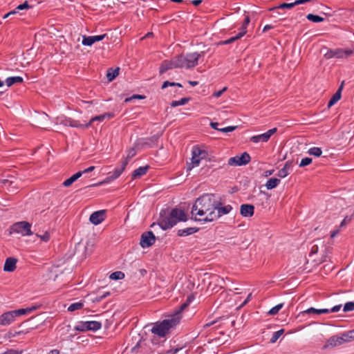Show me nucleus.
Wrapping results in <instances>:
<instances>
[{"instance_id":"obj_27","label":"nucleus","mask_w":354,"mask_h":354,"mask_svg":"<svg viewBox=\"0 0 354 354\" xmlns=\"http://www.w3.org/2000/svg\"><path fill=\"white\" fill-rule=\"evenodd\" d=\"M343 344L340 336L335 335L331 337L327 342L328 346H336Z\"/></svg>"},{"instance_id":"obj_22","label":"nucleus","mask_w":354,"mask_h":354,"mask_svg":"<svg viewBox=\"0 0 354 354\" xmlns=\"http://www.w3.org/2000/svg\"><path fill=\"white\" fill-rule=\"evenodd\" d=\"M65 126H68L71 127L80 128V129H86L84 127V124L80 123V121L73 120L72 118H66L63 122Z\"/></svg>"},{"instance_id":"obj_6","label":"nucleus","mask_w":354,"mask_h":354,"mask_svg":"<svg viewBox=\"0 0 354 354\" xmlns=\"http://www.w3.org/2000/svg\"><path fill=\"white\" fill-rule=\"evenodd\" d=\"M102 327V324L96 321L79 322L74 327V330L80 332L97 331Z\"/></svg>"},{"instance_id":"obj_8","label":"nucleus","mask_w":354,"mask_h":354,"mask_svg":"<svg viewBox=\"0 0 354 354\" xmlns=\"http://www.w3.org/2000/svg\"><path fill=\"white\" fill-rule=\"evenodd\" d=\"M31 225L26 221L17 222L13 224L10 227V233L21 234L23 236L31 235Z\"/></svg>"},{"instance_id":"obj_9","label":"nucleus","mask_w":354,"mask_h":354,"mask_svg":"<svg viewBox=\"0 0 354 354\" xmlns=\"http://www.w3.org/2000/svg\"><path fill=\"white\" fill-rule=\"evenodd\" d=\"M251 158L248 153L243 152L240 156H236L229 158L227 163L230 166L245 165L250 162Z\"/></svg>"},{"instance_id":"obj_53","label":"nucleus","mask_w":354,"mask_h":354,"mask_svg":"<svg viewBox=\"0 0 354 354\" xmlns=\"http://www.w3.org/2000/svg\"><path fill=\"white\" fill-rule=\"evenodd\" d=\"M329 250L328 248H326V254L322 256V259L320 260L319 263H323L327 261L328 258V254L329 253Z\"/></svg>"},{"instance_id":"obj_35","label":"nucleus","mask_w":354,"mask_h":354,"mask_svg":"<svg viewBox=\"0 0 354 354\" xmlns=\"http://www.w3.org/2000/svg\"><path fill=\"white\" fill-rule=\"evenodd\" d=\"M190 100V97H183L180 100L172 101L171 103V106L172 107H176L180 105H184L187 104Z\"/></svg>"},{"instance_id":"obj_16","label":"nucleus","mask_w":354,"mask_h":354,"mask_svg":"<svg viewBox=\"0 0 354 354\" xmlns=\"http://www.w3.org/2000/svg\"><path fill=\"white\" fill-rule=\"evenodd\" d=\"M107 37L106 34H103L101 35H95V36H83V39L82 44L84 46H92L95 42L102 41L105 37Z\"/></svg>"},{"instance_id":"obj_42","label":"nucleus","mask_w":354,"mask_h":354,"mask_svg":"<svg viewBox=\"0 0 354 354\" xmlns=\"http://www.w3.org/2000/svg\"><path fill=\"white\" fill-rule=\"evenodd\" d=\"M340 337L342 338V340L343 343L348 342H351L352 340V339L351 337V335H349V331H347L346 333H342L340 335Z\"/></svg>"},{"instance_id":"obj_58","label":"nucleus","mask_w":354,"mask_h":354,"mask_svg":"<svg viewBox=\"0 0 354 354\" xmlns=\"http://www.w3.org/2000/svg\"><path fill=\"white\" fill-rule=\"evenodd\" d=\"M351 221L347 216L344 218V220L340 223V227H342L346 225Z\"/></svg>"},{"instance_id":"obj_32","label":"nucleus","mask_w":354,"mask_h":354,"mask_svg":"<svg viewBox=\"0 0 354 354\" xmlns=\"http://www.w3.org/2000/svg\"><path fill=\"white\" fill-rule=\"evenodd\" d=\"M195 301V296L194 294H190L187 296L186 301L181 304L178 310H185L188 308L191 303Z\"/></svg>"},{"instance_id":"obj_26","label":"nucleus","mask_w":354,"mask_h":354,"mask_svg":"<svg viewBox=\"0 0 354 354\" xmlns=\"http://www.w3.org/2000/svg\"><path fill=\"white\" fill-rule=\"evenodd\" d=\"M292 163L290 162H286L282 169H281L278 172V176L280 178L286 177L289 172L288 170L291 168Z\"/></svg>"},{"instance_id":"obj_31","label":"nucleus","mask_w":354,"mask_h":354,"mask_svg":"<svg viewBox=\"0 0 354 354\" xmlns=\"http://www.w3.org/2000/svg\"><path fill=\"white\" fill-rule=\"evenodd\" d=\"M244 35V32H239L236 36L232 37L230 39L221 41L219 42L221 45H227L233 43L234 41L241 39Z\"/></svg>"},{"instance_id":"obj_44","label":"nucleus","mask_w":354,"mask_h":354,"mask_svg":"<svg viewBox=\"0 0 354 354\" xmlns=\"http://www.w3.org/2000/svg\"><path fill=\"white\" fill-rule=\"evenodd\" d=\"M236 129V126H230L224 128H220L219 131L223 132V133H229L232 132L234 130Z\"/></svg>"},{"instance_id":"obj_7","label":"nucleus","mask_w":354,"mask_h":354,"mask_svg":"<svg viewBox=\"0 0 354 354\" xmlns=\"http://www.w3.org/2000/svg\"><path fill=\"white\" fill-rule=\"evenodd\" d=\"M28 311H6L0 316V325L7 326L12 323L16 317L26 315Z\"/></svg>"},{"instance_id":"obj_5","label":"nucleus","mask_w":354,"mask_h":354,"mask_svg":"<svg viewBox=\"0 0 354 354\" xmlns=\"http://www.w3.org/2000/svg\"><path fill=\"white\" fill-rule=\"evenodd\" d=\"M205 54V52L191 53L186 55H177V59L180 68H185L187 69L194 68L198 64V59Z\"/></svg>"},{"instance_id":"obj_18","label":"nucleus","mask_w":354,"mask_h":354,"mask_svg":"<svg viewBox=\"0 0 354 354\" xmlns=\"http://www.w3.org/2000/svg\"><path fill=\"white\" fill-rule=\"evenodd\" d=\"M113 116L114 114L111 113H105L100 115H96L95 117H93L88 123L84 124V127L86 129H88L91 126L92 123L95 121L102 122L104 119L112 118H113Z\"/></svg>"},{"instance_id":"obj_29","label":"nucleus","mask_w":354,"mask_h":354,"mask_svg":"<svg viewBox=\"0 0 354 354\" xmlns=\"http://www.w3.org/2000/svg\"><path fill=\"white\" fill-rule=\"evenodd\" d=\"M81 176L82 173L78 171L76 174H73L72 176H71L69 178L64 180L63 183V185L64 187H69Z\"/></svg>"},{"instance_id":"obj_43","label":"nucleus","mask_w":354,"mask_h":354,"mask_svg":"<svg viewBox=\"0 0 354 354\" xmlns=\"http://www.w3.org/2000/svg\"><path fill=\"white\" fill-rule=\"evenodd\" d=\"M312 161H313V160L310 158H308V157L304 158L301 159V160L299 163V167L307 166V165H310L312 162Z\"/></svg>"},{"instance_id":"obj_51","label":"nucleus","mask_w":354,"mask_h":354,"mask_svg":"<svg viewBox=\"0 0 354 354\" xmlns=\"http://www.w3.org/2000/svg\"><path fill=\"white\" fill-rule=\"evenodd\" d=\"M29 8V5H28V2L25 1L24 3L19 5L16 8V9L19 10H24L25 8Z\"/></svg>"},{"instance_id":"obj_3","label":"nucleus","mask_w":354,"mask_h":354,"mask_svg":"<svg viewBox=\"0 0 354 354\" xmlns=\"http://www.w3.org/2000/svg\"><path fill=\"white\" fill-rule=\"evenodd\" d=\"M251 298L252 293H250L243 301H241L239 293L230 294L227 291H223L219 294L214 304L217 308L228 309L234 308L235 310H240L250 301Z\"/></svg>"},{"instance_id":"obj_24","label":"nucleus","mask_w":354,"mask_h":354,"mask_svg":"<svg viewBox=\"0 0 354 354\" xmlns=\"http://www.w3.org/2000/svg\"><path fill=\"white\" fill-rule=\"evenodd\" d=\"M232 209V207L230 205H227L223 207H221V205H218L216 208V215H218V218L225 214H229Z\"/></svg>"},{"instance_id":"obj_39","label":"nucleus","mask_w":354,"mask_h":354,"mask_svg":"<svg viewBox=\"0 0 354 354\" xmlns=\"http://www.w3.org/2000/svg\"><path fill=\"white\" fill-rule=\"evenodd\" d=\"M284 330L283 329H281L279 330H277L274 332L270 339L271 343H274L277 342V340L280 337V336L283 333Z\"/></svg>"},{"instance_id":"obj_1","label":"nucleus","mask_w":354,"mask_h":354,"mask_svg":"<svg viewBox=\"0 0 354 354\" xmlns=\"http://www.w3.org/2000/svg\"><path fill=\"white\" fill-rule=\"evenodd\" d=\"M221 203L215 198L214 194H205L198 198L192 209L195 221L212 222L218 218L216 209Z\"/></svg>"},{"instance_id":"obj_21","label":"nucleus","mask_w":354,"mask_h":354,"mask_svg":"<svg viewBox=\"0 0 354 354\" xmlns=\"http://www.w3.org/2000/svg\"><path fill=\"white\" fill-rule=\"evenodd\" d=\"M353 53V50L350 49L343 50L342 48H337L335 49V53L333 55H335V57L336 58H346L351 56Z\"/></svg>"},{"instance_id":"obj_41","label":"nucleus","mask_w":354,"mask_h":354,"mask_svg":"<svg viewBox=\"0 0 354 354\" xmlns=\"http://www.w3.org/2000/svg\"><path fill=\"white\" fill-rule=\"evenodd\" d=\"M295 6H296L295 4V2H293V3H281L279 6L274 8L273 9H277V8H279V9H284V8L290 9V8H293Z\"/></svg>"},{"instance_id":"obj_19","label":"nucleus","mask_w":354,"mask_h":354,"mask_svg":"<svg viewBox=\"0 0 354 354\" xmlns=\"http://www.w3.org/2000/svg\"><path fill=\"white\" fill-rule=\"evenodd\" d=\"M344 82H342L341 85L338 88L337 91L333 94L332 97L330 99L328 103V107L330 108L333 106L342 97V91L343 89Z\"/></svg>"},{"instance_id":"obj_52","label":"nucleus","mask_w":354,"mask_h":354,"mask_svg":"<svg viewBox=\"0 0 354 354\" xmlns=\"http://www.w3.org/2000/svg\"><path fill=\"white\" fill-rule=\"evenodd\" d=\"M182 348H171L166 351L165 354H176Z\"/></svg>"},{"instance_id":"obj_10","label":"nucleus","mask_w":354,"mask_h":354,"mask_svg":"<svg viewBox=\"0 0 354 354\" xmlns=\"http://www.w3.org/2000/svg\"><path fill=\"white\" fill-rule=\"evenodd\" d=\"M207 153L205 151L201 149L198 147H194L192 149V166L188 167V169H192L194 167L199 165L201 159H203Z\"/></svg>"},{"instance_id":"obj_45","label":"nucleus","mask_w":354,"mask_h":354,"mask_svg":"<svg viewBox=\"0 0 354 354\" xmlns=\"http://www.w3.org/2000/svg\"><path fill=\"white\" fill-rule=\"evenodd\" d=\"M343 310H354V301H353L346 302L344 304Z\"/></svg>"},{"instance_id":"obj_20","label":"nucleus","mask_w":354,"mask_h":354,"mask_svg":"<svg viewBox=\"0 0 354 354\" xmlns=\"http://www.w3.org/2000/svg\"><path fill=\"white\" fill-rule=\"evenodd\" d=\"M17 260L15 258L13 257H9L6 259L4 266H3V270L6 272H12L16 269V264H17Z\"/></svg>"},{"instance_id":"obj_63","label":"nucleus","mask_w":354,"mask_h":354,"mask_svg":"<svg viewBox=\"0 0 354 354\" xmlns=\"http://www.w3.org/2000/svg\"><path fill=\"white\" fill-rule=\"evenodd\" d=\"M342 306V304L335 305V306H333L330 310H339L341 309Z\"/></svg>"},{"instance_id":"obj_34","label":"nucleus","mask_w":354,"mask_h":354,"mask_svg":"<svg viewBox=\"0 0 354 354\" xmlns=\"http://www.w3.org/2000/svg\"><path fill=\"white\" fill-rule=\"evenodd\" d=\"M306 18L308 20L313 21L314 23H319L324 21V18L313 14L307 15Z\"/></svg>"},{"instance_id":"obj_56","label":"nucleus","mask_w":354,"mask_h":354,"mask_svg":"<svg viewBox=\"0 0 354 354\" xmlns=\"http://www.w3.org/2000/svg\"><path fill=\"white\" fill-rule=\"evenodd\" d=\"M329 311H302L303 313H308V314L313 313V314H317V315H320L322 313H327Z\"/></svg>"},{"instance_id":"obj_14","label":"nucleus","mask_w":354,"mask_h":354,"mask_svg":"<svg viewBox=\"0 0 354 354\" xmlns=\"http://www.w3.org/2000/svg\"><path fill=\"white\" fill-rule=\"evenodd\" d=\"M106 212L105 209H102L99 211L94 212L90 216L89 221L93 225H99L106 218Z\"/></svg>"},{"instance_id":"obj_50","label":"nucleus","mask_w":354,"mask_h":354,"mask_svg":"<svg viewBox=\"0 0 354 354\" xmlns=\"http://www.w3.org/2000/svg\"><path fill=\"white\" fill-rule=\"evenodd\" d=\"M319 248L317 245H313L311 248L309 255L312 256L313 254H317L318 252Z\"/></svg>"},{"instance_id":"obj_15","label":"nucleus","mask_w":354,"mask_h":354,"mask_svg":"<svg viewBox=\"0 0 354 354\" xmlns=\"http://www.w3.org/2000/svg\"><path fill=\"white\" fill-rule=\"evenodd\" d=\"M127 165V160H124L122 162V165L120 167L115 168L112 173H109V176L106 177L105 182H110L118 178L122 174V171L124 170Z\"/></svg>"},{"instance_id":"obj_30","label":"nucleus","mask_w":354,"mask_h":354,"mask_svg":"<svg viewBox=\"0 0 354 354\" xmlns=\"http://www.w3.org/2000/svg\"><path fill=\"white\" fill-rule=\"evenodd\" d=\"M6 85L10 87L12 86L13 84L16 83H21L23 82V78L19 76H15V77H9L6 78Z\"/></svg>"},{"instance_id":"obj_60","label":"nucleus","mask_w":354,"mask_h":354,"mask_svg":"<svg viewBox=\"0 0 354 354\" xmlns=\"http://www.w3.org/2000/svg\"><path fill=\"white\" fill-rule=\"evenodd\" d=\"M283 307V304H277L273 307H272L270 310H281Z\"/></svg>"},{"instance_id":"obj_47","label":"nucleus","mask_w":354,"mask_h":354,"mask_svg":"<svg viewBox=\"0 0 354 354\" xmlns=\"http://www.w3.org/2000/svg\"><path fill=\"white\" fill-rule=\"evenodd\" d=\"M227 90V87H224L223 89L216 91L213 93V97H219L222 95V94Z\"/></svg>"},{"instance_id":"obj_36","label":"nucleus","mask_w":354,"mask_h":354,"mask_svg":"<svg viewBox=\"0 0 354 354\" xmlns=\"http://www.w3.org/2000/svg\"><path fill=\"white\" fill-rule=\"evenodd\" d=\"M124 272L121 271H116L110 274L109 278L113 280H119L124 278Z\"/></svg>"},{"instance_id":"obj_33","label":"nucleus","mask_w":354,"mask_h":354,"mask_svg":"<svg viewBox=\"0 0 354 354\" xmlns=\"http://www.w3.org/2000/svg\"><path fill=\"white\" fill-rule=\"evenodd\" d=\"M280 183V180L276 178H270L266 184V187L268 189H272L275 188Z\"/></svg>"},{"instance_id":"obj_28","label":"nucleus","mask_w":354,"mask_h":354,"mask_svg":"<svg viewBox=\"0 0 354 354\" xmlns=\"http://www.w3.org/2000/svg\"><path fill=\"white\" fill-rule=\"evenodd\" d=\"M120 68H110L107 71L106 77L109 82L113 81L119 75Z\"/></svg>"},{"instance_id":"obj_49","label":"nucleus","mask_w":354,"mask_h":354,"mask_svg":"<svg viewBox=\"0 0 354 354\" xmlns=\"http://www.w3.org/2000/svg\"><path fill=\"white\" fill-rule=\"evenodd\" d=\"M40 239L45 242H47L50 239V234L47 232H46L43 235L39 236Z\"/></svg>"},{"instance_id":"obj_64","label":"nucleus","mask_w":354,"mask_h":354,"mask_svg":"<svg viewBox=\"0 0 354 354\" xmlns=\"http://www.w3.org/2000/svg\"><path fill=\"white\" fill-rule=\"evenodd\" d=\"M339 230H333V232H331L330 237L334 238L337 234H339Z\"/></svg>"},{"instance_id":"obj_54","label":"nucleus","mask_w":354,"mask_h":354,"mask_svg":"<svg viewBox=\"0 0 354 354\" xmlns=\"http://www.w3.org/2000/svg\"><path fill=\"white\" fill-rule=\"evenodd\" d=\"M94 169H95V167L94 166H91V167H88L87 169L83 170V171H80V172L82 173V175L83 174H86V173H88V172L93 171Z\"/></svg>"},{"instance_id":"obj_62","label":"nucleus","mask_w":354,"mask_h":354,"mask_svg":"<svg viewBox=\"0 0 354 354\" xmlns=\"http://www.w3.org/2000/svg\"><path fill=\"white\" fill-rule=\"evenodd\" d=\"M273 28V26L272 25H266L264 27H263V32H266L270 29Z\"/></svg>"},{"instance_id":"obj_46","label":"nucleus","mask_w":354,"mask_h":354,"mask_svg":"<svg viewBox=\"0 0 354 354\" xmlns=\"http://www.w3.org/2000/svg\"><path fill=\"white\" fill-rule=\"evenodd\" d=\"M136 150L133 148H131L128 151L127 158L124 160H127V162H128L129 160H130L131 158H132L133 156H136Z\"/></svg>"},{"instance_id":"obj_55","label":"nucleus","mask_w":354,"mask_h":354,"mask_svg":"<svg viewBox=\"0 0 354 354\" xmlns=\"http://www.w3.org/2000/svg\"><path fill=\"white\" fill-rule=\"evenodd\" d=\"M334 53H335V50H330L327 52V53L325 55V56L328 59L335 57V55H333Z\"/></svg>"},{"instance_id":"obj_12","label":"nucleus","mask_w":354,"mask_h":354,"mask_svg":"<svg viewBox=\"0 0 354 354\" xmlns=\"http://www.w3.org/2000/svg\"><path fill=\"white\" fill-rule=\"evenodd\" d=\"M180 66L176 56L173 57L171 60H165L160 66V74H163L170 69L180 68Z\"/></svg>"},{"instance_id":"obj_40","label":"nucleus","mask_w":354,"mask_h":354,"mask_svg":"<svg viewBox=\"0 0 354 354\" xmlns=\"http://www.w3.org/2000/svg\"><path fill=\"white\" fill-rule=\"evenodd\" d=\"M250 21V19L249 16H246L245 18L244 19V21L243 22L241 28H240L239 32H244V35H245L247 32L246 29H247V27H248Z\"/></svg>"},{"instance_id":"obj_4","label":"nucleus","mask_w":354,"mask_h":354,"mask_svg":"<svg viewBox=\"0 0 354 354\" xmlns=\"http://www.w3.org/2000/svg\"><path fill=\"white\" fill-rule=\"evenodd\" d=\"M187 220V215L184 210L174 208L168 215H165V212L162 210L158 224L162 230H166L174 227L177 223Z\"/></svg>"},{"instance_id":"obj_61","label":"nucleus","mask_w":354,"mask_h":354,"mask_svg":"<svg viewBox=\"0 0 354 354\" xmlns=\"http://www.w3.org/2000/svg\"><path fill=\"white\" fill-rule=\"evenodd\" d=\"M109 295H110V292H106V293L103 294L102 295L99 296L98 297H97L96 299L97 301H100V300L102 299L103 298H105L106 296H108Z\"/></svg>"},{"instance_id":"obj_37","label":"nucleus","mask_w":354,"mask_h":354,"mask_svg":"<svg viewBox=\"0 0 354 354\" xmlns=\"http://www.w3.org/2000/svg\"><path fill=\"white\" fill-rule=\"evenodd\" d=\"M308 153L310 155H313L316 157H319L322 153V151L321 148L315 147L310 148L308 150Z\"/></svg>"},{"instance_id":"obj_57","label":"nucleus","mask_w":354,"mask_h":354,"mask_svg":"<svg viewBox=\"0 0 354 354\" xmlns=\"http://www.w3.org/2000/svg\"><path fill=\"white\" fill-rule=\"evenodd\" d=\"M218 125L219 124L218 122H212L210 123V127L215 129V130H217V131H219L220 128H218Z\"/></svg>"},{"instance_id":"obj_25","label":"nucleus","mask_w":354,"mask_h":354,"mask_svg":"<svg viewBox=\"0 0 354 354\" xmlns=\"http://www.w3.org/2000/svg\"><path fill=\"white\" fill-rule=\"evenodd\" d=\"M148 169V166L138 167L133 172L132 178L135 179L141 177L147 172Z\"/></svg>"},{"instance_id":"obj_2","label":"nucleus","mask_w":354,"mask_h":354,"mask_svg":"<svg viewBox=\"0 0 354 354\" xmlns=\"http://www.w3.org/2000/svg\"><path fill=\"white\" fill-rule=\"evenodd\" d=\"M183 311H174L172 314L166 316V318L160 322L153 324L151 332L159 337H165L169 334L170 330L179 324Z\"/></svg>"},{"instance_id":"obj_59","label":"nucleus","mask_w":354,"mask_h":354,"mask_svg":"<svg viewBox=\"0 0 354 354\" xmlns=\"http://www.w3.org/2000/svg\"><path fill=\"white\" fill-rule=\"evenodd\" d=\"M312 1L313 0H297L295 1V4L297 6V5L303 4V3H305L307 2H310Z\"/></svg>"},{"instance_id":"obj_23","label":"nucleus","mask_w":354,"mask_h":354,"mask_svg":"<svg viewBox=\"0 0 354 354\" xmlns=\"http://www.w3.org/2000/svg\"><path fill=\"white\" fill-rule=\"evenodd\" d=\"M198 231L197 227H187L185 229L178 230L177 235L179 236H186L188 235L193 234Z\"/></svg>"},{"instance_id":"obj_13","label":"nucleus","mask_w":354,"mask_h":354,"mask_svg":"<svg viewBox=\"0 0 354 354\" xmlns=\"http://www.w3.org/2000/svg\"><path fill=\"white\" fill-rule=\"evenodd\" d=\"M277 128H273V129H269L267 132H266L264 133H262L260 135H257V136H253L250 138V141L254 143H257L259 142H266L269 140V139L270 138L272 135H273L274 133L277 132Z\"/></svg>"},{"instance_id":"obj_48","label":"nucleus","mask_w":354,"mask_h":354,"mask_svg":"<svg viewBox=\"0 0 354 354\" xmlns=\"http://www.w3.org/2000/svg\"><path fill=\"white\" fill-rule=\"evenodd\" d=\"M144 98H145V96L136 94V95H133L132 97H127V98H126L125 102H129V101H131L132 99H144Z\"/></svg>"},{"instance_id":"obj_11","label":"nucleus","mask_w":354,"mask_h":354,"mask_svg":"<svg viewBox=\"0 0 354 354\" xmlns=\"http://www.w3.org/2000/svg\"><path fill=\"white\" fill-rule=\"evenodd\" d=\"M156 237L151 231L145 232L142 234L140 245L142 248H146L153 245Z\"/></svg>"},{"instance_id":"obj_38","label":"nucleus","mask_w":354,"mask_h":354,"mask_svg":"<svg viewBox=\"0 0 354 354\" xmlns=\"http://www.w3.org/2000/svg\"><path fill=\"white\" fill-rule=\"evenodd\" d=\"M84 304L81 301L75 302L68 306L67 310H80L83 308Z\"/></svg>"},{"instance_id":"obj_17","label":"nucleus","mask_w":354,"mask_h":354,"mask_svg":"<svg viewBox=\"0 0 354 354\" xmlns=\"http://www.w3.org/2000/svg\"><path fill=\"white\" fill-rule=\"evenodd\" d=\"M240 213L244 217H251L254 213V207L250 204H243L240 207Z\"/></svg>"}]
</instances>
